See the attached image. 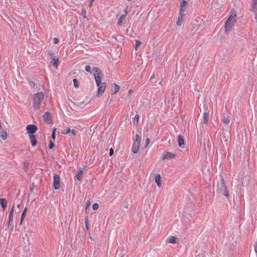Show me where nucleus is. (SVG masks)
<instances>
[{
  "mask_svg": "<svg viewBox=\"0 0 257 257\" xmlns=\"http://www.w3.org/2000/svg\"><path fill=\"white\" fill-rule=\"evenodd\" d=\"M44 98V95L42 92L37 93L34 95L33 107L34 110H38L40 108Z\"/></svg>",
  "mask_w": 257,
  "mask_h": 257,
  "instance_id": "1",
  "label": "nucleus"
},
{
  "mask_svg": "<svg viewBox=\"0 0 257 257\" xmlns=\"http://www.w3.org/2000/svg\"><path fill=\"white\" fill-rule=\"evenodd\" d=\"M217 187L218 188L217 191L219 193H221L222 195H224L227 197L228 196L229 194L227 191L226 185L225 184V181L223 178L221 179L220 183L218 184Z\"/></svg>",
  "mask_w": 257,
  "mask_h": 257,
  "instance_id": "2",
  "label": "nucleus"
},
{
  "mask_svg": "<svg viewBox=\"0 0 257 257\" xmlns=\"http://www.w3.org/2000/svg\"><path fill=\"white\" fill-rule=\"evenodd\" d=\"M93 70L94 72V76L96 84L97 85H99L100 84L102 83V82H101L102 71L98 67H93Z\"/></svg>",
  "mask_w": 257,
  "mask_h": 257,
  "instance_id": "3",
  "label": "nucleus"
},
{
  "mask_svg": "<svg viewBox=\"0 0 257 257\" xmlns=\"http://www.w3.org/2000/svg\"><path fill=\"white\" fill-rule=\"evenodd\" d=\"M236 15L235 14L234 15H231L228 19L227 20L226 23H225V31H230L231 28L233 27L234 25V19L236 17Z\"/></svg>",
  "mask_w": 257,
  "mask_h": 257,
  "instance_id": "4",
  "label": "nucleus"
},
{
  "mask_svg": "<svg viewBox=\"0 0 257 257\" xmlns=\"http://www.w3.org/2000/svg\"><path fill=\"white\" fill-rule=\"evenodd\" d=\"M53 186L55 190L60 188V178L59 175L55 174L53 177Z\"/></svg>",
  "mask_w": 257,
  "mask_h": 257,
  "instance_id": "5",
  "label": "nucleus"
},
{
  "mask_svg": "<svg viewBox=\"0 0 257 257\" xmlns=\"http://www.w3.org/2000/svg\"><path fill=\"white\" fill-rule=\"evenodd\" d=\"M48 54L51 56V58L52 59V61H51V64L55 66L56 68L58 66V62L59 61V59L58 58H56L54 56V53L52 51H49L48 52Z\"/></svg>",
  "mask_w": 257,
  "mask_h": 257,
  "instance_id": "6",
  "label": "nucleus"
},
{
  "mask_svg": "<svg viewBox=\"0 0 257 257\" xmlns=\"http://www.w3.org/2000/svg\"><path fill=\"white\" fill-rule=\"evenodd\" d=\"M27 133L29 135H34L37 131V127L34 124H29L27 126Z\"/></svg>",
  "mask_w": 257,
  "mask_h": 257,
  "instance_id": "7",
  "label": "nucleus"
},
{
  "mask_svg": "<svg viewBox=\"0 0 257 257\" xmlns=\"http://www.w3.org/2000/svg\"><path fill=\"white\" fill-rule=\"evenodd\" d=\"M176 156V154L170 152H165L161 156V159L163 160L169 159H174Z\"/></svg>",
  "mask_w": 257,
  "mask_h": 257,
  "instance_id": "8",
  "label": "nucleus"
},
{
  "mask_svg": "<svg viewBox=\"0 0 257 257\" xmlns=\"http://www.w3.org/2000/svg\"><path fill=\"white\" fill-rule=\"evenodd\" d=\"M97 86L98 87L97 95H98V96H100L103 94V93L105 90V88H106L105 83L102 82V83H101L99 85H97Z\"/></svg>",
  "mask_w": 257,
  "mask_h": 257,
  "instance_id": "9",
  "label": "nucleus"
},
{
  "mask_svg": "<svg viewBox=\"0 0 257 257\" xmlns=\"http://www.w3.org/2000/svg\"><path fill=\"white\" fill-rule=\"evenodd\" d=\"M140 143H138V142H135L134 143L132 148V151L134 154H136L138 152V151L139 149V148H140Z\"/></svg>",
  "mask_w": 257,
  "mask_h": 257,
  "instance_id": "10",
  "label": "nucleus"
},
{
  "mask_svg": "<svg viewBox=\"0 0 257 257\" xmlns=\"http://www.w3.org/2000/svg\"><path fill=\"white\" fill-rule=\"evenodd\" d=\"M43 120L45 122H49L52 120L51 113L48 111H46L43 115Z\"/></svg>",
  "mask_w": 257,
  "mask_h": 257,
  "instance_id": "11",
  "label": "nucleus"
},
{
  "mask_svg": "<svg viewBox=\"0 0 257 257\" xmlns=\"http://www.w3.org/2000/svg\"><path fill=\"white\" fill-rule=\"evenodd\" d=\"M178 145L180 148H185V144H184V141L183 136L181 135H179L178 137Z\"/></svg>",
  "mask_w": 257,
  "mask_h": 257,
  "instance_id": "12",
  "label": "nucleus"
},
{
  "mask_svg": "<svg viewBox=\"0 0 257 257\" xmlns=\"http://www.w3.org/2000/svg\"><path fill=\"white\" fill-rule=\"evenodd\" d=\"M0 137L3 140H6L8 138L7 132L4 130L3 127H0Z\"/></svg>",
  "mask_w": 257,
  "mask_h": 257,
  "instance_id": "13",
  "label": "nucleus"
},
{
  "mask_svg": "<svg viewBox=\"0 0 257 257\" xmlns=\"http://www.w3.org/2000/svg\"><path fill=\"white\" fill-rule=\"evenodd\" d=\"M257 10V0H252L250 11L256 13Z\"/></svg>",
  "mask_w": 257,
  "mask_h": 257,
  "instance_id": "14",
  "label": "nucleus"
},
{
  "mask_svg": "<svg viewBox=\"0 0 257 257\" xmlns=\"http://www.w3.org/2000/svg\"><path fill=\"white\" fill-rule=\"evenodd\" d=\"M29 138L30 139L32 146L34 147L37 145V141L35 135H29Z\"/></svg>",
  "mask_w": 257,
  "mask_h": 257,
  "instance_id": "15",
  "label": "nucleus"
},
{
  "mask_svg": "<svg viewBox=\"0 0 257 257\" xmlns=\"http://www.w3.org/2000/svg\"><path fill=\"white\" fill-rule=\"evenodd\" d=\"M155 182L157 183L158 187H161L162 184L161 183V176L159 174H157L156 175L155 177Z\"/></svg>",
  "mask_w": 257,
  "mask_h": 257,
  "instance_id": "16",
  "label": "nucleus"
},
{
  "mask_svg": "<svg viewBox=\"0 0 257 257\" xmlns=\"http://www.w3.org/2000/svg\"><path fill=\"white\" fill-rule=\"evenodd\" d=\"M14 211V204L13 205V206L9 212V220H10V222H13V221Z\"/></svg>",
  "mask_w": 257,
  "mask_h": 257,
  "instance_id": "17",
  "label": "nucleus"
},
{
  "mask_svg": "<svg viewBox=\"0 0 257 257\" xmlns=\"http://www.w3.org/2000/svg\"><path fill=\"white\" fill-rule=\"evenodd\" d=\"M0 204L2 207L3 210H5L7 205V202L5 198L0 199Z\"/></svg>",
  "mask_w": 257,
  "mask_h": 257,
  "instance_id": "18",
  "label": "nucleus"
},
{
  "mask_svg": "<svg viewBox=\"0 0 257 257\" xmlns=\"http://www.w3.org/2000/svg\"><path fill=\"white\" fill-rule=\"evenodd\" d=\"M209 120V112H204L203 113V122L205 124H207Z\"/></svg>",
  "mask_w": 257,
  "mask_h": 257,
  "instance_id": "19",
  "label": "nucleus"
},
{
  "mask_svg": "<svg viewBox=\"0 0 257 257\" xmlns=\"http://www.w3.org/2000/svg\"><path fill=\"white\" fill-rule=\"evenodd\" d=\"M83 170L82 169H79L77 174L75 176L76 178L79 181L81 180V176L83 173Z\"/></svg>",
  "mask_w": 257,
  "mask_h": 257,
  "instance_id": "20",
  "label": "nucleus"
},
{
  "mask_svg": "<svg viewBox=\"0 0 257 257\" xmlns=\"http://www.w3.org/2000/svg\"><path fill=\"white\" fill-rule=\"evenodd\" d=\"M27 211H28V208L27 207H26L24 208V209L23 211L22 214L21 215V220H20V224H21L22 223V222L23 221L24 218L26 215Z\"/></svg>",
  "mask_w": 257,
  "mask_h": 257,
  "instance_id": "21",
  "label": "nucleus"
},
{
  "mask_svg": "<svg viewBox=\"0 0 257 257\" xmlns=\"http://www.w3.org/2000/svg\"><path fill=\"white\" fill-rule=\"evenodd\" d=\"M168 240L170 243H176L177 238L173 236H170L168 238Z\"/></svg>",
  "mask_w": 257,
  "mask_h": 257,
  "instance_id": "22",
  "label": "nucleus"
},
{
  "mask_svg": "<svg viewBox=\"0 0 257 257\" xmlns=\"http://www.w3.org/2000/svg\"><path fill=\"white\" fill-rule=\"evenodd\" d=\"M125 16L124 15H122L119 17V18L118 20V22H117V24L118 25V26L122 25V23L125 19Z\"/></svg>",
  "mask_w": 257,
  "mask_h": 257,
  "instance_id": "23",
  "label": "nucleus"
},
{
  "mask_svg": "<svg viewBox=\"0 0 257 257\" xmlns=\"http://www.w3.org/2000/svg\"><path fill=\"white\" fill-rule=\"evenodd\" d=\"M119 88L120 87L118 85H117L116 84H114L112 89L113 94L117 93L119 91Z\"/></svg>",
  "mask_w": 257,
  "mask_h": 257,
  "instance_id": "24",
  "label": "nucleus"
},
{
  "mask_svg": "<svg viewBox=\"0 0 257 257\" xmlns=\"http://www.w3.org/2000/svg\"><path fill=\"white\" fill-rule=\"evenodd\" d=\"M183 22V18L179 17L178 18L177 23H176V25L178 26H181Z\"/></svg>",
  "mask_w": 257,
  "mask_h": 257,
  "instance_id": "25",
  "label": "nucleus"
},
{
  "mask_svg": "<svg viewBox=\"0 0 257 257\" xmlns=\"http://www.w3.org/2000/svg\"><path fill=\"white\" fill-rule=\"evenodd\" d=\"M14 228L13 226V222H10V220H9V224L8 226V229H10V231L13 230Z\"/></svg>",
  "mask_w": 257,
  "mask_h": 257,
  "instance_id": "26",
  "label": "nucleus"
},
{
  "mask_svg": "<svg viewBox=\"0 0 257 257\" xmlns=\"http://www.w3.org/2000/svg\"><path fill=\"white\" fill-rule=\"evenodd\" d=\"M230 121V119L228 116L224 117L223 119V122L225 124H228Z\"/></svg>",
  "mask_w": 257,
  "mask_h": 257,
  "instance_id": "27",
  "label": "nucleus"
},
{
  "mask_svg": "<svg viewBox=\"0 0 257 257\" xmlns=\"http://www.w3.org/2000/svg\"><path fill=\"white\" fill-rule=\"evenodd\" d=\"M73 83H74V86L75 88H78L79 87V84L78 83V81L77 80V79H73Z\"/></svg>",
  "mask_w": 257,
  "mask_h": 257,
  "instance_id": "28",
  "label": "nucleus"
},
{
  "mask_svg": "<svg viewBox=\"0 0 257 257\" xmlns=\"http://www.w3.org/2000/svg\"><path fill=\"white\" fill-rule=\"evenodd\" d=\"M71 132V130L70 127H68L66 130H65L64 131L62 132V134L63 135H67L70 133Z\"/></svg>",
  "mask_w": 257,
  "mask_h": 257,
  "instance_id": "29",
  "label": "nucleus"
},
{
  "mask_svg": "<svg viewBox=\"0 0 257 257\" xmlns=\"http://www.w3.org/2000/svg\"><path fill=\"white\" fill-rule=\"evenodd\" d=\"M85 227H86V228L87 230H88L89 229V223H88V219L87 217H86L85 218Z\"/></svg>",
  "mask_w": 257,
  "mask_h": 257,
  "instance_id": "30",
  "label": "nucleus"
},
{
  "mask_svg": "<svg viewBox=\"0 0 257 257\" xmlns=\"http://www.w3.org/2000/svg\"><path fill=\"white\" fill-rule=\"evenodd\" d=\"M139 118V115L138 114H136L135 116V117H134V124H138Z\"/></svg>",
  "mask_w": 257,
  "mask_h": 257,
  "instance_id": "31",
  "label": "nucleus"
},
{
  "mask_svg": "<svg viewBox=\"0 0 257 257\" xmlns=\"http://www.w3.org/2000/svg\"><path fill=\"white\" fill-rule=\"evenodd\" d=\"M85 70L86 72H90V73H91V67L89 65H86L85 66Z\"/></svg>",
  "mask_w": 257,
  "mask_h": 257,
  "instance_id": "32",
  "label": "nucleus"
},
{
  "mask_svg": "<svg viewBox=\"0 0 257 257\" xmlns=\"http://www.w3.org/2000/svg\"><path fill=\"white\" fill-rule=\"evenodd\" d=\"M184 12H185L184 10L180 11L179 17L184 18V17L185 16V15Z\"/></svg>",
  "mask_w": 257,
  "mask_h": 257,
  "instance_id": "33",
  "label": "nucleus"
},
{
  "mask_svg": "<svg viewBox=\"0 0 257 257\" xmlns=\"http://www.w3.org/2000/svg\"><path fill=\"white\" fill-rule=\"evenodd\" d=\"M53 133H52V138L53 140H55V138H56V135H55V131H56V128H54L53 129Z\"/></svg>",
  "mask_w": 257,
  "mask_h": 257,
  "instance_id": "34",
  "label": "nucleus"
},
{
  "mask_svg": "<svg viewBox=\"0 0 257 257\" xmlns=\"http://www.w3.org/2000/svg\"><path fill=\"white\" fill-rule=\"evenodd\" d=\"M99 205L97 203H95L93 204L92 207L93 210H96L98 208Z\"/></svg>",
  "mask_w": 257,
  "mask_h": 257,
  "instance_id": "35",
  "label": "nucleus"
},
{
  "mask_svg": "<svg viewBox=\"0 0 257 257\" xmlns=\"http://www.w3.org/2000/svg\"><path fill=\"white\" fill-rule=\"evenodd\" d=\"M186 4H187L185 0H183L180 3V7H185L186 5Z\"/></svg>",
  "mask_w": 257,
  "mask_h": 257,
  "instance_id": "36",
  "label": "nucleus"
},
{
  "mask_svg": "<svg viewBox=\"0 0 257 257\" xmlns=\"http://www.w3.org/2000/svg\"><path fill=\"white\" fill-rule=\"evenodd\" d=\"M82 16L84 19L86 18V11L85 10H82Z\"/></svg>",
  "mask_w": 257,
  "mask_h": 257,
  "instance_id": "37",
  "label": "nucleus"
},
{
  "mask_svg": "<svg viewBox=\"0 0 257 257\" xmlns=\"http://www.w3.org/2000/svg\"><path fill=\"white\" fill-rule=\"evenodd\" d=\"M90 204H91V202H90V201L88 200H87V201L86 202V207H85L86 211H87V208L89 207V206L90 205Z\"/></svg>",
  "mask_w": 257,
  "mask_h": 257,
  "instance_id": "38",
  "label": "nucleus"
},
{
  "mask_svg": "<svg viewBox=\"0 0 257 257\" xmlns=\"http://www.w3.org/2000/svg\"><path fill=\"white\" fill-rule=\"evenodd\" d=\"M141 43V42L140 41L137 40L136 41V44H135V48H136V49H137V48L140 46Z\"/></svg>",
  "mask_w": 257,
  "mask_h": 257,
  "instance_id": "39",
  "label": "nucleus"
},
{
  "mask_svg": "<svg viewBox=\"0 0 257 257\" xmlns=\"http://www.w3.org/2000/svg\"><path fill=\"white\" fill-rule=\"evenodd\" d=\"M136 140L135 141V142H137V141H138V143H141V138H140L139 135L138 134L136 135Z\"/></svg>",
  "mask_w": 257,
  "mask_h": 257,
  "instance_id": "40",
  "label": "nucleus"
},
{
  "mask_svg": "<svg viewBox=\"0 0 257 257\" xmlns=\"http://www.w3.org/2000/svg\"><path fill=\"white\" fill-rule=\"evenodd\" d=\"M54 143L52 141H50V144L49 145V149H52L54 148Z\"/></svg>",
  "mask_w": 257,
  "mask_h": 257,
  "instance_id": "41",
  "label": "nucleus"
},
{
  "mask_svg": "<svg viewBox=\"0 0 257 257\" xmlns=\"http://www.w3.org/2000/svg\"><path fill=\"white\" fill-rule=\"evenodd\" d=\"M30 85L32 87H34L35 86V83L33 81H30Z\"/></svg>",
  "mask_w": 257,
  "mask_h": 257,
  "instance_id": "42",
  "label": "nucleus"
},
{
  "mask_svg": "<svg viewBox=\"0 0 257 257\" xmlns=\"http://www.w3.org/2000/svg\"><path fill=\"white\" fill-rule=\"evenodd\" d=\"M53 42L54 44H57L59 42V39L57 38H54L53 39Z\"/></svg>",
  "mask_w": 257,
  "mask_h": 257,
  "instance_id": "43",
  "label": "nucleus"
},
{
  "mask_svg": "<svg viewBox=\"0 0 257 257\" xmlns=\"http://www.w3.org/2000/svg\"><path fill=\"white\" fill-rule=\"evenodd\" d=\"M109 155L112 156L113 154V150L112 148H110L109 149Z\"/></svg>",
  "mask_w": 257,
  "mask_h": 257,
  "instance_id": "44",
  "label": "nucleus"
},
{
  "mask_svg": "<svg viewBox=\"0 0 257 257\" xmlns=\"http://www.w3.org/2000/svg\"><path fill=\"white\" fill-rule=\"evenodd\" d=\"M70 133L74 136L76 135V132L74 130H71Z\"/></svg>",
  "mask_w": 257,
  "mask_h": 257,
  "instance_id": "45",
  "label": "nucleus"
},
{
  "mask_svg": "<svg viewBox=\"0 0 257 257\" xmlns=\"http://www.w3.org/2000/svg\"><path fill=\"white\" fill-rule=\"evenodd\" d=\"M94 1V0H90L89 4H88V6L89 7H91L92 6Z\"/></svg>",
  "mask_w": 257,
  "mask_h": 257,
  "instance_id": "46",
  "label": "nucleus"
},
{
  "mask_svg": "<svg viewBox=\"0 0 257 257\" xmlns=\"http://www.w3.org/2000/svg\"><path fill=\"white\" fill-rule=\"evenodd\" d=\"M150 139H147L146 140V147H147L148 146V145L150 144Z\"/></svg>",
  "mask_w": 257,
  "mask_h": 257,
  "instance_id": "47",
  "label": "nucleus"
},
{
  "mask_svg": "<svg viewBox=\"0 0 257 257\" xmlns=\"http://www.w3.org/2000/svg\"><path fill=\"white\" fill-rule=\"evenodd\" d=\"M155 77V74H153L151 76V78H150V81H152V80L153 79H154Z\"/></svg>",
  "mask_w": 257,
  "mask_h": 257,
  "instance_id": "48",
  "label": "nucleus"
},
{
  "mask_svg": "<svg viewBox=\"0 0 257 257\" xmlns=\"http://www.w3.org/2000/svg\"><path fill=\"white\" fill-rule=\"evenodd\" d=\"M254 250H255V251L257 253V242L255 243V245L254 246Z\"/></svg>",
  "mask_w": 257,
  "mask_h": 257,
  "instance_id": "49",
  "label": "nucleus"
},
{
  "mask_svg": "<svg viewBox=\"0 0 257 257\" xmlns=\"http://www.w3.org/2000/svg\"><path fill=\"white\" fill-rule=\"evenodd\" d=\"M184 7H180V11H182V10H184L185 11V9H184Z\"/></svg>",
  "mask_w": 257,
  "mask_h": 257,
  "instance_id": "50",
  "label": "nucleus"
},
{
  "mask_svg": "<svg viewBox=\"0 0 257 257\" xmlns=\"http://www.w3.org/2000/svg\"><path fill=\"white\" fill-rule=\"evenodd\" d=\"M17 207H18V208H20V204H18Z\"/></svg>",
  "mask_w": 257,
  "mask_h": 257,
  "instance_id": "51",
  "label": "nucleus"
},
{
  "mask_svg": "<svg viewBox=\"0 0 257 257\" xmlns=\"http://www.w3.org/2000/svg\"><path fill=\"white\" fill-rule=\"evenodd\" d=\"M255 20H256V22H257V16L255 17Z\"/></svg>",
  "mask_w": 257,
  "mask_h": 257,
  "instance_id": "52",
  "label": "nucleus"
},
{
  "mask_svg": "<svg viewBox=\"0 0 257 257\" xmlns=\"http://www.w3.org/2000/svg\"><path fill=\"white\" fill-rule=\"evenodd\" d=\"M86 166H84L83 167V169L86 168Z\"/></svg>",
  "mask_w": 257,
  "mask_h": 257,
  "instance_id": "53",
  "label": "nucleus"
},
{
  "mask_svg": "<svg viewBox=\"0 0 257 257\" xmlns=\"http://www.w3.org/2000/svg\"><path fill=\"white\" fill-rule=\"evenodd\" d=\"M162 83V81H160L159 84H161Z\"/></svg>",
  "mask_w": 257,
  "mask_h": 257,
  "instance_id": "54",
  "label": "nucleus"
},
{
  "mask_svg": "<svg viewBox=\"0 0 257 257\" xmlns=\"http://www.w3.org/2000/svg\"><path fill=\"white\" fill-rule=\"evenodd\" d=\"M125 207H126V208H128V206H127V205H126V206H125Z\"/></svg>",
  "mask_w": 257,
  "mask_h": 257,
  "instance_id": "55",
  "label": "nucleus"
}]
</instances>
